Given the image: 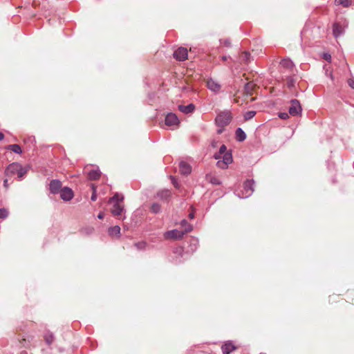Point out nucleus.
Returning a JSON list of instances; mask_svg holds the SVG:
<instances>
[{"label":"nucleus","instance_id":"a211bd4d","mask_svg":"<svg viewBox=\"0 0 354 354\" xmlns=\"http://www.w3.org/2000/svg\"><path fill=\"white\" fill-rule=\"evenodd\" d=\"M235 139L237 142H243L246 139V133L241 127L235 131Z\"/></svg>","mask_w":354,"mask_h":354},{"label":"nucleus","instance_id":"2f4dec72","mask_svg":"<svg viewBox=\"0 0 354 354\" xmlns=\"http://www.w3.org/2000/svg\"><path fill=\"white\" fill-rule=\"evenodd\" d=\"M256 113L257 112L255 111H248L245 112V114L243 115L245 120H251L255 116Z\"/></svg>","mask_w":354,"mask_h":354},{"label":"nucleus","instance_id":"473e14b6","mask_svg":"<svg viewBox=\"0 0 354 354\" xmlns=\"http://www.w3.org/2000/svg\"><path fill=\"white\" fill-rule=\"evenodd\" d=\"M287 86L288 88H291L295 86V80L292 75H289L287 77Z\"/></svg>","mask_w":354,"mask_h":354},{"label":"nucleus","instance_id":"9b49d317","mask_svg":"<svg viewBox=\"0 0 354 354\" xmlns=\"http://www.w3.org/2000/svg\"><path fill=\"white\" fill-rule=\"evenodd\" d=\"M174 254H175V259H174V262L176 264H179L183 262L181 258L183 257L185 254L184 248L181 246L175 248L173 250Z\"/></svg>","mask_w":354,"mask_h":354},{"label":"nucleus","instance_id":"58836bf2","mask_svg":"<svg viewBox=\"0 0 354 354\" xmlns=\"http://www.w3.org/2000/svg\"><path fill=\"white\" fill-rule=\"evenodd\" d=\"M289 113H286V112H283V113H279V117L281 118V119H283V120H286L288 118H289Z\"/></svg>","mask_w":354,"mask_h":354},{"label":"nucleus","instance_id":"4be33fe9","mask_svg":"<svg viewBox=\"0 0 354 354\" xmlns=\"http://www.w3.org/2000/svg\"><path fill=\"white\" fill-rule=\"evenodd\" d=\"M108 233L111 236H120V227L118 225L110 227L108 230Z\"/></svg>","mask_w":354,"mask_h":354},{"label":"nucleus","instance_id":"a19ab883","mask_svg":"<svg viewBox=\"0 0 354 354\" xmlns=\"http://www.w3.org/2000/svg\"><path fill=\"white\" fill-rule=\"evenodd\" d=\"M171 183L174 185V187L178 188V181L176 180V179L175 178L172 177V176H171Z\"/></svg>","mask_w":354,"mask_h":354},{"label":"nucleus","instance_id":"8fccbe9b","mask_svg":"<svg viewBox=\"0 0 354 354\" xmlns=\"http://www.w3.org/2000/svg\"><path fill=\"white\" fill-rule=\"evenodd\" d=\"M3 138H4L3 133L0 131V141H1Z\"/></svg>","mask_w":354,"mask_h":354},{"label":"nucleus","instance_id":"de8ad7c7","mask_svg":"<svg viewBox=\"0 0 354 354\" xmlns=\"http://www.w3.org/2000/svg\"><path fill=\"white\" fill-rule=\"evenodd\" d=\"M229 58H230V57L229 56H226V55H223L221 57V59L223 61V62H225L227 61Z\"/></svg>","mask_w":354,"mask_h":354},{"label":"nucleus","instance_id":"f8f14e48","mask_svg":"<svg viewBox=\"0 0 354 354\" xmlns=\"http://www.w3.org/2000/svg\"><path fill=\"white\" fill-rule=\"evenodd\" d=\"M344 33V28L339 22H335L333 25V35L335 38H338Z\"/></svg>","mask_w":354,"mask_h":354},{"label":"nucleus","instance_id":"603ef678","mask_svg":"<svg viewBox=\"0 0 354 354\" xmlns=\"http://www.w3.org/2000/svg\"><path fill=\"white\" fill-rule=\"evenodd\" d=\"M221 132H222V131H221V130H218V133H221Z\"/></svg>","mask_w":354,"mask_h":354},{"label":"nucleus","instance_id":"09e8293b","mask_svg":"<svg viewBox=\"0 0 354 354\" xmlns=\"http://www.w3.org/2000/svg\"><path fill=\"white\" fill-rule=\"evenodd\" d=\"M104 215L103 212H100L97 215V218L99 219H102L104 218Z\"/></svg>","mask_w":354,"mask_h":354},{"label":"nucleus","instance_id":"e433bc0d","mask_svg":"<svg viewBox=\"0 0 354 354\" xmlns=\"http://www.w3.org/2000/svg\"><path fill=\"white\" fill-rule=\"evenodd\" d=\"M219 42H220V44H223L225 46H226L227 48H230L232 46L231 41L230 39H220Z\"/></svg>","mask_w":354,"mask_h":354},{"label":"nucleus","instance_id":"423d86ee","mask_svg":"<svg viewBox=\"0 0 354 354\" xmlns=\"http://www.w3.org/2000/svg\"><path fill=\"white\" fill-rule=\"evenodd\" d=\"M188 52L187 48L179 47L173 53L174 57L178 61H185L187 59Z\"/></svg>","mask_w":354,"mask_h":354},{"label":"nucleus","instance_id":"5701e85b","mask_svg":"<svg viewBox=\"0 0 354 354\" xmlns=\"http://www.w3.org/2000/svg\"><path fill=\"white\" fill-rule=\"evenodd\" d=\"M101 171L97 168L96 169H92L88 173V178L91 180H97L100 178Z\"/></svg>","mask_w":354,"mask_h":354},{"label":"nucleus","instance_id":"aec40b11","mask_svg":"<svg viewBox=\"0 0 354 354\" xmlns=\"http://www.w3.org/2000/svg\"><path fill=\"white\" fill-rule=\"evenodd\" d=\"M124 211V207L118 203L113 205V207L111 210V213L114 216H120Z\"/></svg>","mask_w":354,"mask_h":354},{"label":"nucleus","instance_id":"cd10ccee","mask_svg":"<svg viewBox=\"0 0 354 354\" xmlns=\"http://www.w3.org/2000/svg\"><path fill=\"white\" fill-rule=\"evenodd\" d=\"M27 171L28 169L22 167V165L19 164V167L17 173V177L19 180H21L24 178V176L26 174Z\"/></svg>","mask_w":354,"mask_h":354},{"label":"nucleus","instance_id":"393cba45","mask_svg":"<svg viewBox=\"0 0 354 354\" xmlns=\"http://www.w3.org/2000/svg\"><path fill=\"white\" fill-rule=\"evenodd\" d=\"M124 200V196L122 194L115 193L111 198H109V203L114 204L115 203H119Z\"/></svg>","mask_w":354,"mask_h":354},{"label":"nucleus","instance_id":"ea45409f","mask_svg":"<svg viewBox=\"0 0 354 354\" xmlns=\"http://www.w3.org/2000/svg\"><path fill=\"white\" fill-rule=\"evenodd\" d=\"M214 158L218 160H223V154H219V151H218L214 153Z\"/></svg>","mask_w":354,"mask_h":354},{"label":"nucleus","instance_id":"a18cd8bd","mask_svg":"<svg viewBox=\"0 0 354 354\" xmlns=\"http://www.w3.org/2000/svg\"><path fill=\"white\" fill-rule=\"evenodd\" d=\"M324 58L326 60H327V61L330 62V59H331V56H330V54H328V53H324Z\"/></svg>","mask_w":354,"mask_h":354},{"label":"nucleus","instance_id":"f03ea898","mask_svg":"<svg viewBox=\"0 0 354 354\" xmlns=\"http://www.w3.org/2000/svg\"><path fill=\"white\" fill-rule=\"evenodd\" d=\"M254 180H247L243 183V189L241 191V193L238 192L236 195L241 198H248L254 192Z\"/></svg>","mask_w":354,"mask_h":354},{"label":"nucleus","instance_id":"b1692460","mask_svg":"<svg viewBox=\"0 0 354 354\" xmlns=\"http://www.w3.org/2000/svg\"><path fill=\"white\" fill-rule=\"evenodd\" d=\"M180 226L183 228V231L185 232V234L191 232L193 230V226L185 219H183L180 221Z\"/></svg>","mask_w":354,"mask_h":354},{"label":"nucleus","instance_id":"2eb2a0df","mask_svg":"<svg viewBox=\"0 0 354 354\" xmlns=\"http://www.w3.org/2000/svg\"><path fill=\"white\" fill-rule=\"evenodd\" d=\"M178 110L184 114H189L194 111L196 106L194 104L191 103L188 105H178Z\"/></svg>","mask_w":354,"mask_h":354},{"label":"nucleus","instance_id":"0eeeda50","mask_svg":"<svg viewBox=\"0 0 354 354\" xmlns=\"http://www.w3.org/2000/svg\"><path fill=\"white\" fill-rule=\"evenodd\" d=\"M180 122L177 115L174 113H168L165 118V124L169 127L178 126Z\"/></svg>","mask_w":354,"mask_h":354},{"label":"nucleus","instance_id":"39448f33","mask_svg":"<svg viewBox=\"0 0 354 354\" xmlns=\"http://www.w3.org/2000/svg\"><path fill=\"white\" fill-rule=\"evenodd\" d=\"M185 234V233L183 230L175 229L165 232L164 237L166 239L180 240L184 236Z\"/></svg>","mask_w":354,"mask_h":354},{"label":"nucleus","instance_id":"4c0bfd02","mask_svg":"<svg viewBox=\"0 0 354 354\" xmlns=\"http://www.w3.org/2000/svg\"><path fill=\"white\" fill-rule=\"evenodd\" d=\"M91 187L93 189V193L91 194V200L92 201H95L97 199L96 188L95 187L94 185H92Z\"/></svg>","mask_w":354,"mask_h":354},{"label":"nucleus","instance_id":"412c9836","mask_svg":"<svg viewBox=\"0 0 354 354\" xmlns=\"http://www.w3.org/2000/svg\"><path fill=\"white\" fill-rule=\"evenodd\" d=\"M280 64L283 68L290 69V70H292L295 66L293 62L290 59H288V58L283 59L281 61Z\"/></svg>","mask_w":354,"mask_h":354},{"label":"nucleus","instance_id":"7ed1b4c3","mask_svg":"<svg viewBox=\"0 0 354 354\" xmlns=\"http://www.w3.org/2000/svg\"><path fill=\"white\" fill-rule=\"evenodd\" d=\"M231 120L232 116L230 113L228 111H224L216 116L215 122L218 127H224L230 123Z\"/></svg>","mask_w":354,"mask_h":354},{"label":"nucleus","instance_id":"4468645a","mask_svg":"<svg viewBox=\"0 0 354 354\" xmlns=\"http://www.w3.org/2000/svg\"><path fill=\"white\" fill-rule=\"evenodd\" d=\"M179 171L182 175L187 176L192 172V167L186 162L181 161L179 163Z\"/></svg>","mask_w":354,"mask_h":354},{"label":"nucleus","instance_id":"f3484780","mask_svg":"<svg viewBox=\"0 0 354 354\" xmlns=\"http://www.w3.org/2000/svg\"><path fill=\"white\" fill-rule=\"evenodd\" d=\"M236 347L231 342H227L221 346L223 354H230Z\"/></svg>","mask_w":354,"mask_h":354},{"label":"nucleus","instance_id":"1a4fd4ad","mask_svg":"<svg viewBox=\"0 0 354 354\" xmlns=\"http://www.w3.org/2000/svg\"><path fill=\"white\" fill-rule=\"evenodd\" d=\"M62 182L58 179H53L50 182L49 189L51 194H57L62 190Z\"/></svg>","mask_w":354,"mask_h":354},{"label":"nucleus","instance_id":"dca6fc26","mask_svg":"<svg viewBox=\"0 0 354 354\" xmlns=\"http://www.w3.org/2000/svg\"><path fill=\"white\" fill-rule=\"evenodd\" d=\"M157 197L162 201H167L171 196V193L169 189H162L157 192Z\"/></svg>","mask_w":354,"mask_h":354},{"label":"nucleus","instance_id":"20e7f679","mask_svg":"<svg viewBox=\"0 0 354 354\" xmlns=\"http://www.w3.org/2000/svg\"><path fill=\"white\" fill-rule=\"evenodd\" d=\"M290 106L288 109V113L292 116H297L301 114L302 108L299 100L293 99L290 100Z\"/></svg>","mask_w":354,"mask_h":354},{"label":"nucleus","instance_id":"72a5a7b5","mask_svg":"<svg viewBox=\"0 0 354 354\" xmlns=\"http://www.w3.org/2000/svg\"><path fill=\"white\" fill-rule=\"evenodd\" d=\"M250 53L248 51H244L242 53L241 58L245 63H249L250 62Z\"/></svg>","mask_w":354,"mask_h":354},{"label":"nucleus","instance_id":"37998d69","mask_svg":"<svg viewBox=\"0 0 354 354\" xmlns=\"http://www.w3.org/2000/svg\"><path fill=\"white\" fill-rule=\"evenodd\" d=\"M348 84L351 88L354 89V80L353 79H348Z\"/></svg>","mask_w":354,"mask_h":354},{"label":"nucleus","instance_id":"6e6552de","mask_svg":"<svg viewBox=\"0 0 354 354\" xmlns=\"http://www.w3.org/2000/svg\"><path fill=\"white\" fill-rule=\"evenodd\" d=\"M59 194L60 198L64 201H69L74 196L73 191L68 187H63L59 192Z\"/></svg>","mask_w":354,"mask_h":354},{"label":"nucleus","instance_id":"f257e3e1","mask_svg":"<svg viewBox=\"0 0 354 354\" xmlns=\"http://www.w3.org/2000/svg\"><path fill=\"white\" fill-rule=\"evenodd\" d=\"M219 154H223V160H218L216 166L222 169H227L228 165L233 161L232 154L230 151H227V147L225 145H222L219 148Z\"/></svg>","mask_w":354,"mask_h":354},{"label":"nucleus","instance_id":"a878e982","mask_svg":"<svg viewBox=\"0 0 354 354\" xmlns=\"http://www.w3.org/2000/svg\"><path fill=\"white\" fill-rule=\"evenodd\" d=\"M44 337L46 343L48 346H50L54 342V339H55L54 335L50 331L46 332Z\"/></svg>","mask_w":354,"mask_h":354},{"label":"nucleus","instance_id":"49530a36","mask_svg":"<svg viewBox=\"0 0 354 354\" xmlns=\"http://www.w3.org/2000/svg\"><path fill=\"white\" fill-rule=\"evenodd\" d=\"M3 187L7 189H8L9 187V184H8V178H5L3 180Z\"/></svg>","mask_w":354,"mask_h":354},{"label":"nucleus","instance_id":"9d476101","mask_svg":"<svg viewBox=\"0 0 354 354\" xmlns=\"http://www.w3.org/2000/svg\"><path fill=\"white\" fill-rule=\"evenodd\" d=\"M19 167V163L18 162H12L5 169L4 175L6 177H10L14 174H17Z\"/></svg>","mask_w":354,"mask_h":354},{"label":"nucleus","instance_id":"79ce46f5","mask_svg":"<svg viewBox=\"0 0 354 354\" xmlns=\"http://www.w3.org/2000/svg\"><path fill=\"white\" fill-rule=\"evenodd\" d=\"M194 216H195V212H194V209L192 208V211L188 214V218L189 219H193L194 218Z\"/></svg>","mask_w":354,"mask_h":354},{"label":"nucleus","instance_id":"bb28decb","mask_svg":"<svg viewBox=\"0 0 354 354\" xmlns=\"http://www.w3.org/2000/svg\"><path fill=\"white\" fill-rule=\"evenodd\" d=\"M6 148L17 154H21L22 153L21 147L17 144L10 145L7 146Z\"/></svg>","mask_w":354,"mask_h":354},{"label":"nucleus","instance_id":"ddd939ff","mask_svg":"<svg viewBox=\"0 0 354 354\" xmlns=\"http://www.w3.org/2000/svg\"><path fill=\"white\" fill-rule=\"evenodd\" d=\"M207 88L212 92L217 93L221 90V86L219 83L214 80L212 78H209L207 81Z\"/></svg>","mask_w":354,"mask_h":354},{"label":"nucleus","instance_id":"7c9ffc66","mask_svg":"<svg viewBox=\"0 0 354 354\" xmlns=\"http://www.w3.org/2000/svg\"><path fill=\"white\" fill-rule=\"evenodd\" d=\"M336 5H341L344 8H348L351 5V0H335Z\"/></svg>","mask_w":354,"mask_h":354},{"label":"nucleus","instance_id":"c03bdc74","mask_svg":"<svg viewBox=\"0 0 354 354\" xmlns=\"http://www.w3.org/2000/svg\"><path fill=\"white\" fill-rule=\"evenodd\" d=\"M211 183L212 184H214V185H220L221 184V182L219 181V180H218L217 178H214L211 180Z\"/></svg>","mask_w":354,"mask_h":354},{"label":"nucleus","instance_id":"6ab92c4d","mask_svg":"<svg viewBox=\"0 0 354 354\" xmlns=\"http://www.w3.org/2000/svg\"><path fill=\"white\" fill-rule=\"evenodd\" d=\"M198 243H199V241L197 238L191 237L189 239V241L188 251L191 252L192 253L195 252L198 248Z\"/></svg>","mask_w":354,"mask_h":354},{"label":"nucleus","instance_id":"3c124183","mask_svg":"<svg viewBox=\"0 0 354 354\" xmlns=\"http://www.w3.org/2000/svg\"><path fill=\"white\" fill-rule=\"evenodd\" d=\"M21 354H26V352L23 351V352H21Z\"/></svg>","mask_w":354,"mask_h":354},{"label":"nucleus","instance_id":"c85d7f7f","mask_svg":"<svg viewBox=\"0 0 354 354\" xmlns=\"http://www.w3.org/2000/svg\"><path fill=\"white\" fill-rule=\"evenodd\" d=\"M254 85L252 82H248L244 86V91L248 95H251Z\"/></svg>","mask_w":354,"mask_h":354},{"label":"nucleus","instance_id":"c756f323","mask_svg":"<svg viewBox=\"0 0 354 354\" xmlns=\"http://www.w3.org/2000/svg\"><path fill=\"white\" fill-rule=\"evenodd\" d=\"M151 212L153 214H158L161 212V206L158 203H153L151 206Z\"/></svg>","mask_w":354,"mask_h":354},{"label":"nucleus","instance_id":"c9c22d12","mask_svg":"<svg viewBox=\"0 0 354 354\" xmlns=\"http://www.w3.org/2000/svg\"><path fill=\"white\" fill-rule=\"evenodd\" d=\"M8 210L6 208H0V218L6 219L8 216Z\"/></svg>","mask_w":354,"mask_h":354},{"label":"nucleus","instance_id":"f704fd0d","mask_svg":"<svg viewBox=\"0 0 354 354\" xmlns=\"http://www.w3.org/2000/svg\"><path fill=\"white\" fill-rule=\"evenodd\" d=\"M135 247L138 250H143L147 246V243L145 241L137 242L134 244Z\"/></svg>","mask_w":354,"mask_h":354}]
</instances>
